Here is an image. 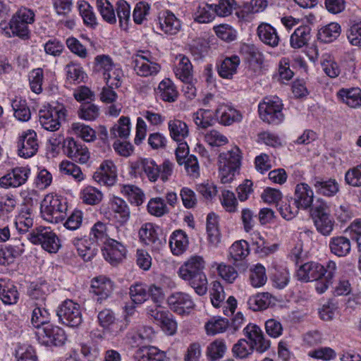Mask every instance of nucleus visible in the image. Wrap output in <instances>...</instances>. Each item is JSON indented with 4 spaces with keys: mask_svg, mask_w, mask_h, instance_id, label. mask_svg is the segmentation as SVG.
<instances>
[{
    "mask_svg": "<svg viewBox=\"0 0 361 361\" xmlns=\"http://www.w3.org/2000/svg\"><path fill=\"white\" fill-rule=\"evenodd\" d=\"M206 262L203 257L192 255L179 267L178 274L187 282L199 295H204L207 291V279L204 272Z\"/></svg>",
    "mask_w": 361,
    "mask_h": 361,
    "instance_id": "nucleus-1",
    "label": "nucleus"
},
{
    "mask_svg": "<svg viewBox=\"0 0 361 361\" xmlns=\"http://www.w3.org/2000/svg\"><path fill=\"white\" fill-rule=\"evenodd\" d=\"M35 21V12L32 9L21 6L12 16L8 23H0V32L6 37H18L21 39L30 38L29 25Z\"/></svg>",
    "mask_w": 361,
    "mask_h": 361,
    "instance_id": "nucleus-2",
    "label": "nucleus"
},
{
    "mask_svg": "<svg viewBox=\"0 0 361 361\" xmlns=\"http://www.w3.org/2000/svg\"><path fill=\"white\" fill-rule=\"evenodd\" d=\"M67 203L61 196L47 194L41 203V214L43 219L50 223L57 224L64 220L66 216Z\"/></svg>",
    "mask_w": 361,
    "mask_h": 361,
    "instance_id": "nucleus-3",
    "label": "nucleus"
},
{
    "mask_svg": "<svg viewBox=\"0 0 361 361\" xmlns=\"http://www.w3.org/2000/svg\"><path fill=\"white\" fill-rule=\"evenodd\" d=\"M67 110L63 104L53 102L44 105L39 111V121L47 130L55 131L59 129L61 123L66 120Z\"/></svg>",
    "mask_w": 361,
    "mask_h": 361,
    "instance_id": "nucleus-4",
    "label": "nucleus"
},
{
    "mask_svg": "<svg viewBox=\"0 0 361 361\" xmlns=\"http://www.w3.org/2000/svg\"><path fill=\"white\" fill-rule=\"evenodd\" d=\"M311 215L317 231L324 236L330 235L334 231L335 221L329 214L326 202L318 199L312 205Z\"/></svg>",
    "mask_w": 361,
    "mask_h": 361,
    "instance_id": "nucleus-5",
    "label": "nucleus"
},
{
    "mask_svg": "<svg viewBox=\"0 0 361 361\" xmlns=\"http://www.w3.org/2000/svg\"><path fill=\"white\" fill-rule=\"evenodd\" d=\"M135 73L140 77H150L158 74L161 66L149 51L139 50L132 57Z\"/></svg>",
    "mask_w": 361,
    "mask_h": 361,
    "instance_id": "nucleus-6",
    "label": "nucleus"
},
{
    "mask_svg": "<svg viewBox=\"0 0 361 361\" xmlns=\"http://www.w3.org/2000/svg\"><path fill=\"white\" fill-rule=\"evenodd\" d=\"M27 238L50 253L57 252L61 246L58 236L49 227H37L28 234Z\"/></svg>",
    "mask_w": 361,
    "mask_h": 361,
    "instance_id": "nucleus-7",
    "label": "nucleus"
},
{
    "mask_svg": "<svg viewBox=\"0 0 361 361\" xmlns=\"http://www.w3.org/2000/svg\"><path fill=\"white\" fill-rule=\"evenodd\" d=\"M282 109V102L278 97H265L258 106L261 119L269 124H279L283 120Z\"/></svg>",
    "mask_w": 361,
    "mask_h": 361,
    "instance_id": "nucleus-8",
    "label": "nucleus"
},
{
    "mask_svg": "<svg viewBox=\"0 0 361 361\" xmlns=\"http://www.w3.org/2000/svg\"><path fill=\"white\" fill-rule=\"evenodd\" d=\"M57 316L60 322L71 327H78L82 322L80 305L71 300L62 302L58 307Z\"/></svg>",
    "mask_w": 361,
    "mask_h": 361,
    "instance_id": "nucleus-9",
    "label": "nucleus"
},
{
    "mask_svg": "<svg viewBox=\"0 0 361 361\" xmlns=\"http://www.w3.org/2000/svg\"><path fill=\"white\" fill-rule=\"evenodd\" d=\"M39 342L46 346H60L64 344L66 336L63 329L52 324H47L36 332Z\"/></svg>",
    "mask_w": 361,
    "mask_h": 361,
    "instance_id": "nucleus-10",
    "label": "nucleus"
},
{
    "mask_svg": "<svg viewBox=\"0 0 361 361\" xmlns=\"http://www.w3.org/2000/svg\"><path fill=\"white\" fill-rule=\"evenodd\" d=\"M39 142L37 133L32 130L23 132L17 141V153L19 157L27 159L38 151Z\"/></svg>",
    "mask_w": 361,
    "mask_h": 361,
    "instance_id": "nucleus-11",
    "label": "nucleus"
},
{
    "mask_svg": "<svg viewBox=\"0 0 361 361\" xmlns=\"http://www.w3.org/2000/svg\"><path fill=\"white\" fill-rule=\"evenodd\" d=\"M63 152L73 161L85 164L90 159L87 147L73 138H67L63 141Z\"/></svg>",
    "mask_w": 361,
    "mask_h": 361,
    "instance_id": "nucleus-12",
    "label": "nucleus"
},
{
    "mask_svg": "<svg viewBox=\"0 0 361 361\" xmlns=\"http://www.w3.org/2000/svg\"><path fill=\"white\" fill-rule=\"evenodd\" d=\"M243 334L249 340V343L259 353L265 352L270 347V342L267 340L262 329L254 324H248L243 329Z\"/></svg>",
    "mask_w": 361,
    "mask_h": 361,
    "instance_id": "nucleus-13",
    "label": "nucleus"
},
{
    "mask_svg": "<svg viewBox=\"0 0 361 361\" xmlns=\"http://www.w3.org/2000/svg\"><path fill=\"white\" fill-rule=\"evenodd\" d=\"M149 314L169 335H173L176 333L177 324L173 318V314L168 310L159 305H156L154 308L149 310Z\"/></svg>",
    "mask_w": 361,
    "mask_h": 361,
    "instance_id": "nucleus-14",
    "label": "nucleus"
},
{
    "mask_svg": "<svg viewBox=\"0 0 361 361\" xmlns=\"http://www.w3.org/2000/svg\"><path fill=\"white\" fill-rule=\"evenodd\" d=\"M30 173L27 167H16L0 178V187L3 188H17L25 184Z\"/></svg>",
    "mask_w": 361,
    "mask_h": 361,
    "instance_id": "nucleus-15",
    "label": "nucleus"
},
{
    "mask_svg": "<svg viewBox=\"0 0 361 361\" xmlns=\"http://www.w3.org/2000/svg\"><path fill=\"white\" fill-rule=\"evenodd\" d=\"M126 247L123 243L109 238L105 243L103 255L107 262L115 266L126 258Z\"/></svg>",
    "mask_w": 361,
    "mask_h": 361,
    "instance_id": "nucleus-16",
    "label": "nucleus"
},
{
    "mask_svg": "<svg viewBox=\"0 0 361 361\" xmlns=\"http://www.w3.org/2000/svg\"><path fill=\"white\" fill-rule=\"evenodd\" d=\"M167 302L171 310L178 314H185L194 307L195 303L186 293L175 292L168 297Z\"/></svg>",
    "mask_w": 361,
    "mask_h": 361,
    "instance_id": "nucleus-17",
    "label": "nucleus"
},
{
    "mask_svg": "<svg viewBox=\"0 0 361 361\" xmlns=\"http://www.w3.org/2000/svg\"><path fill=\"white\" fill-rule=\"evenodd\" d=\"M327 265H323L310 262L301 265L297 271V277L299 281L308 282L318 280L326 273Z\"/></svg>",
    "mask_w": 361,
    "mask_h": 361,
    "instance_id": "nucleus-18",
    "label": "nucleus"
},
{
    "mask_svg": "<svg viewBox=\"0 0 361 361\" xmlns=\"http://www.w3.org/2000/svg\"><path fill=\"white\" fill-rule=\"evenodd\" d=\"M133 169L140 176H145L151 182H156L160 173V167L150 158L140 159L133 164Z\"/></svg>",
    "mask_w": 361,
    "mask_h": 361,
    "instance_id": "nucleus-19",
    "label": "nucleus"
},
{
    "mask_svg": "<svg viewBox=\"0 0 361 361\" xmlns=\"http://www.w3.org/2000/svg\"><path fill=\"white\" fill-rule=\"evenodd\" d=\"M116 166L110 160L102 162L99 169L93 175L95 181L106 186L113 185L116 183Z\"/></svg>",
    "mask_w": 361,
    "mask_h": 361,
    "instance_id": "nucleus-20",
    "label": "nucleus"
},
{
    "mask_svg": "<svg viewBox=\"0 0 361 361\" xmlns=\"http://www.w3.org/2000/svg\"><path fill=\"white\" fill-rule=\"evenodd\" d=\"M157 21L161 31L166 35H176L181 29L180 20L169 10L160 12Z\"/></svg>",
    "mask_w": 361,
    "mask_h": 361,
    "instance_id": "nucleus-21",
    "label": "nucleus"
},
{
    "mask_svg": "<svg viewBox=\"0 0 361 361\" xmlns=\"http://www.w3.org/2000/svg\"><path fill=\"white\" fill-rule=\"evenodd\" d=\"M72 244L77 249L79 256L84 261H90L98 252V245L92 238H75L72 240Z\"/></svg>",
    "mask_w": 361,
    "mask_h": 361,
    "instance_id": "nucleus-22",
    "label": "nucleus"
},
{
    "mask_svg": "<svg viewBox=\"0 0 361 361\" xmlns=\"http://www.w3.org/2000/svg\"><path fill=\"white\" fill-rule=\"evenodd\" d=\"M109 208L117 222L121 226L129 221L130 217V207L122 198L113 197L109 201Z\"/></svg>",
    "mask_w": 361,
    "mask_h": 361,
    "instance_id": "nucleus-23",
    "label": "nucleus"
},
{
    "mask_svg": "<svg viewBox=\"0 0 361 361\" xmlns=\"http://www.w3.org/2000/svg\"><path fill=\"white\" fill-rule=\"evenodd\" d=\"M313 199L314 192L308 184L301 183L295 186L293 204L300 209H307L312 205Z\"/></svg>",
    "mask_w": 361,
    "mask_h": 361,
    "instance_id": "nucleus-24",
    "label": "nucleus"
},
{
    "mask_svg": "<svg viewBox=\"0 0 361 361\" xmlns=\"http://www.w3.org/2000/svg\"><path fill=\"white\" fill-rule=\"evenodd\" d=\"M311 184L317 194L324 196L332 197L339 191V185L335 179L324 180L321 177L315 176L312 179Z\"/></svg>",
    "mask_w": 361,
    "mask_h": 361,
    "instance_id": "nucleus-25",
    "label": "nucleus"
},
{
    "mask_svg": "<svg viewBox=\"0 0 361 361\" xmlns=\"http://www.w3.org/2000/svg\"><path fill=\"white\" fill-rule=\"evenodd\" d=\"M215 117L219 123L224 126H229L242 119V115L238 111L226 104L218 106L215 110Z\"/></svg>",
    "mask_w": 361,
    "mask_h": 361,
    "instance_id": "nucleus-26",
    "label": "nucleus"
},
{
    "mask_svg": "<svg viewBox=\"0 0 361 361\" xmlns=\"http://www.w3.org/2000/svg\"><path fill=\"white\" fill-rule=\"evenodd\" d=\"M138 235L141 242L153 248L157 249L161 244L158 238L157 227L152 223L143 224L139 230Z\"/></svg>",
    "mask_w": 361,
    "mask_h": 361,
    "instance_id": "nucleus-27",
    "label": "nucleus"
},
{
    "mask_svg": "<svg viewBox=\"0 0 361 361\" xmlns=\"http://www.w3.org/2000/svg\"><path fill=\"white\" fill-rule=\"evenodd\" d=\"M0 299L5 305H14L19 299V293L13 282L0 279Z\"/></svg>",
    "mask_w": 361,
    "mask_h": 361,
    "instance_id": "nucleus-28",
    "label": "nucleus"
},
{
    "mask_svg": "<svg viewBox=\"0 0 361 361\" xmlns=\"http://www.w3.org/2000/svg\"><path fill=\"white\" fill-rule=\"evenodd\" d=\"M336 96L339 101L351 108L361 106V89L359 87L341 88Z\"/></svg>",
    "mask_w": 361,
    "mask_h": 361,
    "instance_id": "nucleus-29",
    "label": "nucleus"
},
{
    "mask_svg": "<svg viewBox=\"0 0 361 361\" xmlns=\"http://www.w3.org/2000/svg\"><path fill=\"white\" fill-rule=\"evenodd\" d=\"M329 247L333 255L338 257H344L351 251V241L343 235L334 236L330 238Z\"/></svg>",
    "mask_w": 361,
    "mask_h": 361,
    "instance_id": "nucleus-30",
    "label": "nucleus"
},
{
    "mask_svg": "<svg viewBox=\"0 0 361 361\" xmlns=\"http://www.w3.org/2000/svg\"><path fill=\"white\" fill-rule=\"evenodd\" d=\"M91 288L92 292L99 296L97 300L102 301L111 294L114 290V284L110 279L104 276H99L92 281Z\"/></svg>",
    "mask_w": 361,
    "mask_h": 361,
    "instance_id": "nucleus-31",
    "label": "nucleus"
},
{
    "mask_svg": "<svg viewBox=\"0 0 361 361\" xmlns=\"http://www.w3.org/2000/svg\"><path fill=\"white\" fill-rule=\"evenodd\" d=\"M154 331L152 327L143 326L137 331L130 333L128 338L133 347L146 346L145 345L152 341Z\"/></svg>",
    "mask_w": 361,
    "mask_h": 361,
    "instance_id": "nucleus-32",
    "label": "nucleus"
},
{
    "mask_svg": "<svg viewBox=\"0 0 361 361\" xmlns=\"http://www.w3.org/2000/svg\"><path fill=\"white\" fill-rule=\"evenodd\" d=\"M176 61L173 71L176 76L182 82H188L192 79V66L190 59L184 55L176 56Z\"/></svg>",
    "mask_w": 361,
    "mask_h": 361,
    "instance_id": "nucleus-33",
    "label": "nucleus"
},
{
    "mask_svg": "<svg viewBox=\"0 0 361 361\" xmlns=\"http://www.w3.org/2000/svg\"><path fill=\"white\" fill-rule=\"evenodd\" d=\"M136 361H164L166 357L164 351L154 346H142L140 348L134 356Z\"/></svg>",
    "mask_w": 361,
    "mask_h": 361,
    "instance_id": "nucleus-34",
    "label": "nucleus"
},
{
    "mask_svg": "<svg viewBox=\"0 0 361 361\" xmlns=\"http://www.w3.org/2000/svg\"><path fill=\"white\" fill-rule=\"evenodd\" d=\"M257 35L264 44L274 47L279 44V37L274 27L268 23H262L257 27Z\"/></svg>",
    "mask_w": 361,
    "mask_h": 361,
    "instance_id": "nucleus-35",
    "label": "nucleus"
},
{
    "mask_svg": "<svg viewBox=\"0 0 361 361\" xmlns=\"http://www.w3.org/2000/svg\"><path fill=\"white\" fill-rule=\"evenodd\" d=\"M240 62V58L236 55L225 58L218 66L219 75L223 78H232L237 72Z\"/></svg>",
    "mask_w": 361,
    "mask_h": 361,
    "instance_id": "nucleus-36",
    "label": "nucleus"
},
{
    "mask_svg": "<svg viewBox=\"0 0 361 361\" xmlns=\"http://www.w3.org/2000/svg\"><path fill=\"white\" fill-rule=\"evenodd\" d=\"M157 93L160 98L168 102H174L178 97V92L176 87L169 78H165L158 85Z\"/></svg>",
    "mask_w": 361,
    "mask_h": 361,
    "instance_id": "nucleus-37",
    "label": "nucleus"
},
{
    "mask_svg": "<svg viewBox=\"0 0 361 361\" xmlns=\"http://www.w3.org/2000/svg\"><path fill=\"white\" fill-rule=\"evenodd\" d=\"M168 128L171 137L176 142L183 141L189 134L187 124L179 119L170 120Z\"/></svg>",
    "mask_w": 361,
    "mask_h": 361,
    "instance_id": "nucleus-38",
    "label": "nucleus"
},
{
    "mask_svg": "<svg viewBox=\"0 0 361 361\" xmlns=\"http://www.w3.org/2000/svg\"><path fill=\"white\" fill-rule=\"evenodd\" d=\"M169 245L174 255L182 254L188 246V239L185 233L181 230L175 231L170 238Z\"/></svg>",
    "mask_w": 361,
    "mask_h": 361,
    "instance_id": "nucleus-39",
    "label": "nucleus"
},
{
    "mask_svg": "<svg viewBox=\"0 0 361 361\" xmlns=\"http://www.w3.org/2000/svg\"><path fill=\"white\" fill-rule=\"evenodd\" d=\"M11 106L14 116L18 120L25 122L30 119L31 112L25 99L16 96L11 99Z\"/></svg>",
    "mask_w": 361,
    "mask_h": 361,
    "instance_id": "nucleus-40",
    "label": "nucleus"
},
{
    "mask_svg": "<svg viewBox=\"0 0 361 361\" xmlns=\"http://www.w3.org/2000/svg\"><path fill=\"white\" fill-rule=\"evenodd\" d=\"M120 192L124 195L130 204L140 206L144 202L145 194L142 190L134 185H121Z\"/></svg>",
    "mask_w": 361,
    "mask_h": 361,
    "instance_id": "nucleus-41",
    "label": "nucleus"
},
{
    "mask_svg": "<svg viewBox=\"0 0 361 361\" xmlns=\"http://www.w3.org/2000/svg\"><path fill=\"white\" fill-rule=\"evenodd\" d=\"M241 158L240 149L235 146L230 150L221 153L219 156V164L231 166L232 169H238Z\"/></svg>",
    "mask_w": 361,
    "mask_h": 361,
    "instance_id": "nucleus-42",
    "label": "nucleus"
},
{
    "mask_svg": "<svg viewBox=\"0 0 361 361\" xmlns=\"http://www.w3.org/2000/svg\"><path fill=\"white\" fill-rule=\"evenodd\" d=\"M310 31L311 28L308 25L298 27L290 36V46L294 49H300L307 44L311 37Z\"/></svg>",
    "mask_w": 361,
    "mask_h": 361,
    "instance_id": "nucleus-43",
    "label": "nucleus"
},
{
    "mask_svg": "<svg viewBox=\"0 0 361 361\" xmlns=\"http://www.w3.org/2000/svg\"><path fill=\"white\" fill-rule=\"evenodd\" d=\"M325 275L318 280H314L315 289L318 293H324L332 283L336 271V264L333 261L327 263V270Z\"/></svg>",
    "mask_w": 361,
    "mask_h": 361,
    "instance_id": "nucleus-44",
    "label": "nucleus"
},
{
    "mask_svg": "<svg viewBox=\"0 0 361 361\" xmlns=\"http://www.w3.org/2000/svg\"><path fill=\"white\" fill-rule=\"evenodd\" d=\"M273 297L269 293H260L249 298L247 305L253 311L267 309L273 302Z\"/></svg>",
    "mask_w": 361,
    "mask_h": 361,
    "instance_id": "nucleus-45",
    "label": "nucleus"
},
{
    "mask_svg": "<svg viewBox=\"0 0 361 361\" xmlns=\"http://www.w3.org/2000/svg\"><path fill=\"white\" fill-rule=\"evenodd\" d=\"M194 20L199 23H209L215 18L213 4H202L193 13Z\"/></svg>",
    "mask_w": 361,
    "mask_h": 361,
    "instance_id": "nucleus-46",
    "label": "nucleus"
},
{
    "mask_svg": "<svg viewBox=\"0 0 361 361\" xmlns=\"http://www.w3.org/2000/svg\"><path fill=\"white\" fill-rule=\"evenodd\" d=\"M249 280L255 288L263 286L267 281L265 267L261 264L255 265L250 269Z\"/></svg>",
    "mask_w": 361,
    "mask_h": 361,
    "instance_id": "nucleus-47",
    "label": "nucleus"
},
{
    "mask_svg": "<svg viewBox=\"0 0 361 361\" xmlns=\"http://www.w3.org/2000/svg\"><path fill=\"white\" fill-rule=\"evenodd\" d=\"M341 33V26L337 23H331L322 27L318 32V39L329 43L335 40Z\"/></svg>",
    "mask_w": 361,
    "mask_h": 361,
    "instance_id": "nucleus-48",
    "label": "nucleus"
},
{
    "mask_svg": "<svg viewBox=\"0 0 361 361\" xmlns=\"http://www.w3.org/2000/svg\"><path fill=\"white\" fill-rule=\"evenodd\" d=\"M249 252V245L245 240L236 241L229 248V255L235 262L244 259Z\"/></svg>",
    "mask_w": 361,
    "mask_h": 361,
    "instance_id": "nucleus-49",
    "label": "nucleus"
},
{
    "mask_svg": "<svg viewBox=\"0 0 361 361\" xmlns=\"http://www.w3.org/2000/svg\"><path fill=\"white\" fill-rule=\"evenodd\" d=\"M96 4L98 11L106 22L110 24L116 22L114 6L108 0H97Z\"/></svg>",
    "mask_w": 361,
    "mask_h": 361,
    "instance_id": "nucleus-50",
    "label": "nucleus"
},
{
    "mask_svg": "<svg viewBox=\"0 0 361 361\" xmlns=\"http://www.w3.org/2000/svg\"><path fill=\"white\" fill-rule=\"evenodd\" d=\"M110 133L113 137L127 138L130 133V118L121 116L118 121V124L114 125L111 128Z\"/></svg>",
    "mask_w": 361,
    "mask_h": 361,
    "instance_id": "nucleus-51",
    "label": "nucleus"
},
{
    "mask_svg": "<svg viewBox=\"0 0 361 361\" xmlns=\"http://www.w3.org/2000/svg\"><path fill=\"white\" fill-rule=\"evenodd\" d=\"M228 319L222 317H213L205 324L207 334L215 335L224 332L228 327Z\"/></svg>",
    "mask_w": 361,
    "mask_h": 361,
    "instance_id": "nucleus-52",
    "label": "nucleus"
},
{
    "mask_svg": "<svg viewBox=\"0 0 361 361\" xmlns=\"http://www.w3.org/2000/svg\"><path fill=\"white\" fill-rule=\"evenodd\" d=\"M71 130L74 135L85 142H92L96 138V132L89 126L81 123H73Z\"/></svg>",
    "mask_w": 361,
    "mask_h": 361,
    "instance_id": "nucleus-53",
    "label": "nucleus"
},
{
    "mask_svg": "<svg viewBox=\"0 0 361 361\" xmlns=\"http://www.w3.org/2000/svg\"><path fill=\"white\" fill-rule=\"evenodd\" d=\"M147 211L151 215L157 217H161L169 213V209L161 197L150 199L147 204Z\"/></svg>",
    "mask_w": 361,
    "mask_h": 361,
    "instance_id": "nucleus-54",
    "label": "nucleus"
},
{
    "mask_svg": "<svg viewBox=\"0 0 361 361\" xmlns=\"http://www.w3.org/2000/svg\"><path fill=\"white\" fill-rule=\"evenodd\" d=\"M49 293V286L45 281L32 282L29 287L30 296L36 300H44Z\"/></svg>",
    "mask_w": 361,
    "mask_h": 361,
    "instance_id": "nucleus-55",
    "label": "nucleus"
},
{
    "mask_svg": "<svg viewBox=\"0 0 361 361\" xmlns=\"http://www.w3.org/2000/svg\"><path fill=\"white\" fill-rule=\"evenodd\" d=\"M81 198L85 204L95 205L102 201L103 194L96 188L88 186L82 191Z\"/></svg>",
    "mask_w": 361,
    "mask_h": 361,
    "instance_id": "nucleus-56",
    "label": "nucleus"
},
{
    "mask_svg": "<svg viewBox=\"0 0 361 361\" xmlns=\"http://www.w3.org/2000/svg\"><path fill=\"white\" fill-rule=\"evenodd\" d=\"M90 236V238H92L97 245L99 242L105 244L109 239L107 238L106 224L101 221L95 223L91 228Z\"/></svg>",
    "mask_w": 361,
    "mask_h": 361,
    "instance_id": "nucleus-57",
    "label": "nucleus"
},
{
    "mask_svg": "<svg viewBox=\"0 0 361 361\" xmlns=\"http://www.w3.org/2000/svg\"><path fill=\"white\" fill-rule=\"evenodd\" d=\"M130 297L135 304H142L148 298L147 286L142 283H135L130 288Z\"/></svg>",
    "mask_w": 361,
    "mask_h": 361,
    "instance_id": "nucleus-58",
    "label": "nucleus"
},
{
    "mask_svg": "<svg viewBox=\"0 0 361 361\" xmlns=\"http://www.w3.org/2000/svg\"><path fill=\"white\" fill-rule=\"evenodd\" d=\"M78 8L84 23L93 26L97 24V18L93 12L92 7L85 1L78 2Z\"/></svg>",
    "mask_w": 361,
    "mask_h": 361,
    "instance_id": "nucleus-59",
    "label": "nucleus"
},
{
    "mask_svg": "<svg viewBox=\"0 0 361 361\" xmlns=\"http://www.w3.org/2000/svg\"><path fill=\"white\" fill-rule=\"evenodd\" d=\"M99 115V107L91 102L82 103L78 111L79 117L85 121H94Z\"/></svg>",
    "mask_w": 361,
    "mask_h": 361,
    "instance_id": "nucleus-60",
    "label": "nucleus"
},
{
    "mask_svg": "<svg viewBox=\"0 0 361 361\" xmlns=\"http://www.w3.org/2000/svg\"><path fill=\"white\" fill-rule=\"evenodd\" d=\"M49 320V313L44 307H37L33 310L31 322L37 330L45 324H50Z\"/></svg>",
    "mask_w": 361,
    "mask_h": 361,
    "instance_id": "nucleus-61",
    "label": "nucleus"
},
{
    "mask_svg": "<svg viewBox=\"0 0 361 361\" xmlns=\"http://www.w3.org/2000/svg\"><path fill=\"white\" fill-rule=\"evenodd\" d=\"M80 353L83 356V360L80 358L79 354L76 351H73L66 361H94L99 354L97 349H92L87 345H81Z\"/></svg>",
    "mask_w": 361,
    "mask_h": 361,
    "instance_id": "nucleus-62",
    "label": "nucleus"
},
{
    "mask_svg": "<svg viewBox=\"0 0 361 361\" xmlns=\"http://www.w3.org/2000/svg\"><path fill=\"white\" fill-rule=\"evenodd\" d=\"M15 224L20 233H27L33 225L32 214L28 211H22L16 217Z\"/></svg>",
    "mask_w": 361,
    "mask_h": 361,
    "instance_id": "nucleus-63",
    "label": "nucleus"
},
{
    "mask_svg": "<svg viewBox=\"0 0 361 361\" xmlns=\"http://www.w3.org/2000/svg\"><path fill=\"white\" fill-rule=\"evenodd\" d=\"M347 39L353 46H361V21L352 23L347 30Z\"/></svg>",
    "mask_w": 361,
    "mask_h": 361,
    "instance_id": "nucleus-64",
    "label": "nucleus"
}]
</instances>
